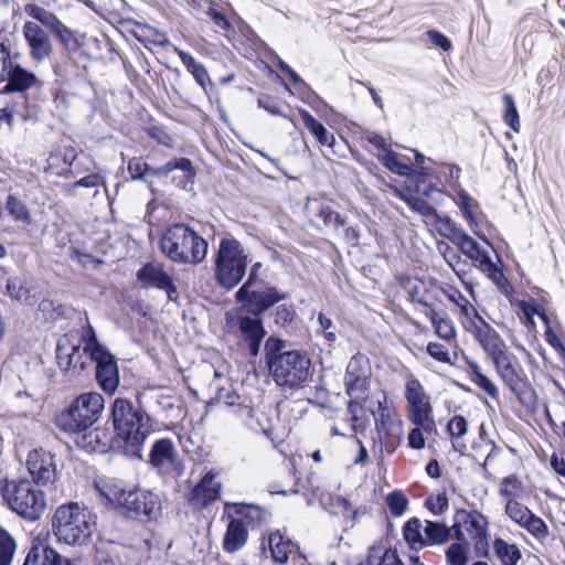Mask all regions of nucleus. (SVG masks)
Instances as JSON below:
<instances>
[{"label":"nucleus","instance_id":"f257e3e1","mask_svg":"<svg viewBox=\"0 0 565 565\" xmlns=\"http://www.w3.org/2000/svg\"><path fill=\"white\" fill-rule=\"evenodd\" d=\"M142 393L137 394L139 407H135L128 398L117 397L110 409L117 436L132 448H140L153 430L151 417L142 409Z\"/></svg>","mask_w":565,"mask_h":565},{"label":"nucleus","instance_id":"f03ea898","mask_svg":"<svg viewBox=\"0 0 565 565\" xmlns=\"http://www.w3.org/2000/svg\"><path fill=\"white\" fill-rule=\"evenodd\" d=\"M371 379L372 367L369 358L361 353L353 355L345 370L344 387L350 397L348 411L355 431H364L369 423L364 414H359V408L363 411V404L370 399Z\"/></svg>","mask_w":565,"mask_h":565},{"label":"nucleus","instance_id":"7ed1b4c3","mask_svg":"<svg viewBox=\"0 0 565 565\" xmlns=\"http://www.w3.org/2000/svg\"><path fill=\"white\" fill-rule=\"evenodd\" d=\"M160 248L173 263L199 265L206 258L209 244L189 225L177 223L163 233Z\"/></svg>","mask_w":565,"mask_h":565},{"label":"nucleus","instance_id":"20e7f679","mask_svg":"<svg viewBox=\"0 0 565 565\" xmlns=\"http://www.w3.org/2000/svg\"><path fill=\"white\" fill-rule=\"evenodd\" d=\"M95 516L78 503L58 507L53 518V531L60 542L68 545L86 544L95 529Z\"/></svg>","mask_w":565,"mask_h":565},{"label":"nucleus","instance_id":"39448f33","mask_svg":"<svg viewBox=\"0 0 565 565\" xmlns=\"http://www.w3.org/2000/svg\"><path fill=\"white\" fill-rule=\"evenodd\" d=\"M1 494L11 511L29 521H36L46 509V499L29 480H6Z\"/></svg>","mask_w":565,"mask_h":565},{"label":"nucleus","instance_id":"423d86ee","mask_svg":"<svg viewBox=\"0 0 565 565\" xmlns=\"http://www.w3.org/2000/svg\"><path fill=\"white\" fill-rule=\"evenodd\" d=\"M104 396L97 392L83 393L71 406L55 417V423L65 433H82L90 428L102 416Z\"/></svg>","mask_w":565,"mask_h":565},{"label":"nucleus","instance_id":"0eeeda50","mask_svg":"<svg viewBox=\"0 0 565 565\" xmlns=\"http://www.w3.org/2000/svg\"><path fill=\"white\" fill-rule=\"evenodd\" d=\"M248 256L239 241L224 237L220 241L214 259V276L226 289L237 286L246 274Z\"/></svg>","mask_w":565,"mask_h":565},{"label":"nucleus","instance_id":"6e6552de","mask_svg":"<svg viewBox=\"0 0 565 565\" xmlns=\"http://www.w3.org/2000/svg\"><path fill=\"white\" fill-rule=\"evenodd\" d=\"M369 411L373 417L376 430L386 438L401 439L404 434L403 420L398 416L393 402L388 399L386 392L377 390L371 393L370 399L363 404V411L359 408V414H365ZM366 418L367 416L364 415Z\"/></svg>","mask_w":565,"mask_h":565},{"label":"nucleus","instance_id":"1a4fd4ad","mask_svg":"<svg viewBox=\"0 0 565 565\" xmlns=\"http://www.w3.org/2000/svg\"><path fill=\"white\" fill-rule=\"evenodd\" d=\"M310 359L298 350L285 352L269 370L277 385L300 388L310 376Z\"/></svg>","mask_w":565,"mask_h":565},{"label":"nucleus","instance_id":"9d476101","mask_svg":"<svg viewBox=\"0 0 565 565\" xmlns=\"http://www.w3.org/2000/svg\"><path fill=\"white\" fill-rule=\"evenodd\" d=\"M286 298L276 287L268 286L255 279V270L249 274L247 281L237 290L236 299L248 306L249 311L259 316L271 306Z\"/></svg>","mask_w":565,"mask_h":565},{"label":"nucleus","instance_id":"9b49d317","mask_svg":"<svg viewBox=\"0 0 565 565\" xmlns=\"http://www.w3.org/2000/svg\"><path fill=\"white\" fill-rule=\"evenodd\" d=\"M487 519L478 511L459 510L452 530L457 541L483 550L487 544Z\"/></svg>","mask_w":565,"mask_h":565},{"label":"nucleus","instance_id":"f8f14e48","mask_svg":"<svg viewBox=\"0 0 565 565\" xmlns=\"http://www.w3.org/2000/svg\"><path fill=\"white\" fill-rule=\"evenodd\" d=\"M24 12L49 29L66 51L76 52L82 46L79 34L66 26L55 13L33 3L25 4Z\"/></svg>","mask_w":565,"mask_h":565},{"label":"nucleus","instance_id":"ddd939ff","mask_svg":"<svg viewBox=\"0 0 565 565\" xmlns=\"http://www.w3.org/2000/svg\"><path fill=\"white\" fill-rule=\"evenodd\" d=\"M120 509L128 518L150 521L160 515L161 501L160 498L151 491L129 489Z\"/></svg>","mask_w":565,"mask_h":565},{"label":"nucleus","instance_id":"4468645a","mask_svg":"<svg viewBox=\"0 0 565 565\" xmlns=\"http://www.w3.org/2000/svg\"><path fill=\"white\" fill-rule=\"evenodd\" d=\"M236 513L246 519L247 523L260 522L262 511L259 508L249 504L234 503ZM247 529L243 519L233 518L228 525L223 540V547L228 553H234L242 548L247 540Z\"/></svg>","mask_w":565,"mask_h":565},{"label":"nucleus","instance_id":"2eb2a0df","mask_svg":"<svg viewBox=\"0 0 565 565\" xmlns=\"http://www.w3.org/2000/svg\"><path fill=\"white\" fill-rule=\"evenodd\" d=\"M57 365L62 372L71 379H77L87 369L88 362H92L89 351L74 344L67 337H63L56 347Z\"/></svg>","mask_w":565,"mask_h":565},{"label":"nucleus","instance_id":"dca6fc26","mask_svg":"<svg viewBox=\"0 0 565 565\" xmlns=\"http://www.w3.org/2000/svg\"><path fill=\"white\" fill-rule=\"evenodd\" d=\"M40 22L25 21L22 35L28 46V53L33 62L42 63L51 58L54 47L50 34Z\"/></svg>","mask_w":565,"mask_h":565},{"label":"nucleus","instance_id":"f3484780","mask_svg":"<svg viewBox=\"0 0 565 565\" xmlns=\"http://www.w3.org/2000/svg\"><path fill=\"white\" fill-rule=\"evenodd\" d=\"M505 514L521 527L539 540H545L548 536V527L540 516L520 503L518 500L510 499L505 502Z\"/></svg>","mask_w":565,"mask_h":565},{"label":"nucleus","instance_id":"a211bd4d","mask_svg":"<svg viewBox=\"0 0 565 565\" xmlns=\"http://www.w3.org/2000/svg\"><path fill=\"white\" fill-rule=\"evenodd\" d=\"M96 369V380L100 388L107 394H114L119 385L117 362L107 349L93 351L90 355Z\"/></svg>","mask_w":565,"mask_h":565},{"label":"nucleus","instance_id":"6ab92c4d","mask_svg":"<svg viewBox=\"0 0 565 565\" xmlns=\"http://www.w3.org/2000/svg\"><path fill=\"white\" fill-rule=\"evenodd\" d=\"M232 327H236L239 337L248 350L250 356L256 358L259 354L262 342L266 335L263 321L257 316L249 317L239 315L235 319L232 318Z\"/></svg>","mask_w":565,"mask_h":565},{"label":"nucleus","instance_id":"aec40b11","mask_svg":"<svg viewBox=\"0 0 565 565\" xmlns=\"http://www.w3.org/2000/svg\"><path fill=\"white\" fill-rule=\"evenodd\" d=\"M26 467L36 484L46 486L56 479L55 457L50 451L35 449L26 459Z\"/></svg>","mask_w":565,"mask_h":565},{"label":"nucleus","instance_id":"412c9836","mask_svg":"<svg viewBox=\"0 0 565 565\" xmlns=\"http://www.w3.org/2000/svg\"><path fill=\"white\" fill-rule=\"evenodd\" d=\"M149 461L160 473L180 475L182 472V467L178 460V451L168 438L159 439L153 444Z\"/></svg>","mask_w":565,"mask_h":565},{"label":"nucleus","instance_id":"4be33fe9","mask_svg":"<svg viewBox=\"0 0 565 565\" xmlns=\"http://www.w3.org/2000/svg\"><path fill=\"white\" fill-rule=\"evenodd\" d=\"M221 488L216 475L209 471L190 492L189 502L192 507L202 509L218 499Z\"/></svg>","mask_w":565,"mask_h":565},{"label":"nucleus","instance_id":"5701e85b","mask_svg":"<svg viewBox=\"0 0 565 565\" xmlns=\"http://www.w3.org/2000/svg\"><path fill=\"white\" fill-rule=\"evenodd\" d=\"M490 359L504 384L512 391V393L519 395L523 381L518 373L507 348L500 350L499 353L493 354Z\"/></svg>","mask_w":565,"mask_h":565},{"label":"nucleus","instance_id":"b1692460","mask_svg":"<svg viewBox=\"0 0 565 565\" xmlns=\"http://www.w3.org/2000/svg\"><path fill=\"white\" fill-rule=\"evenodd\" d=\"M75 434L76 445L88 452H104L110 447L111 436L105 428H88Z\"/></svg>","mask_w":565,"mask_h":565},{"label":"nucleus","instance_id":"393cba45","mask_svg":"<svg viewBox=\"0 0 565 565\" xmlns=\"http://www.w3.org/2000/svg\"><path fill=\"white\" fill-rule=\"evenodd\" d=\"M137 276L140 281L166 290L169 298L175 292L171 277L163 270L161 265L148 263L139 269Z\"/></svg>","mask_w":565,"mask_h":565},{"label":"nucleus","instance_id":"a878e982","mask_svg":"<svg viewBox=\"0 0 565 565\" xmlns=\"http://www.w3.org/2000/svg\"><path fill=\"white\" fill-rule=\"evenodd\" d=\"M269 550L275 563L285 564L298 554V546L279 530L271 532L268 537Z\"/></svg>","mask_w":565,"mask_h":565},{"label":"nucleus","instance_id":"bb28decb","mask_svg":"<svg viewBox=\"0 0 565 565\" xmlns=\"http://www.w3.org/2000/svg\"><path fill=\"white\" fill-rule=\"evenodd\" d=\"M490 358L507 348L499 333L488 323L479 322V327L470 332Z\"/></svg>","mask_w":565,"mask_h":565},{"label":"nucleus","instance_id":"cd10ccee","mask_svg":"<svg viewBox=\"0 0 565 565\" xmlns=\"http://www.w3.org/2000/svg\"><path fill=\"white\" fill-rule=\"evenodd\" d=\"M437 286L433 281H425L420 279L409 280L407 285V292L413 302L419 303L424 307L435 309Z\"/></svg>","mask_w":565,"mask_h":565},{"label":"nucleus","instance_id":"c85d7f7f","mask_svg":"<svg viewBox=\"0 0 565 565\" xmlns=\"http://www.w3.org/2000/svg\"><path fill=\"white\" fill-rule=\"evenodd\" d=\"M95 489L106 502L121 508L125 497L129 489H127L121 480L118 479H100L95 482Z\"/></svg>","mask_w":565,"mask_h":565},{"label":"nucleus","instance_id":"c756f323","mask_svg":"<svg viewBox=\"0 0 565 565\" xmlns=\"http://www.w3.org/2000/svg\"><path fill=\"white\" fill-rule=\"evenodd\" d=\"M408 414L409 420L426 434H433L436 430L433 407L428 398L408 404Z\"/></svg>","mask_w":565,"mask_h":565},{"label":"nucleus","instance_id":"7c9ffc66","mask_svg":"<svg viewBox=\"0 0 565 565\" xmlns=\"http://www.w3.org/2000/svg\"><path fill=\"white\" fill-rule=\"evenodd\" d=\"M23 565H72V563L52 547L34 546L28 553Z\"/></svg>","mask_w":565,"mask_h":565},{"label":"nucleus","instance_id":"2f4dec72","mask_svg":"<svg viewBox=\"0 0 565 565\" xmlns=\"http://www.w3.org/2000/svg\"><path fill=\"white\" fill-rule=\"evenodd\" d=\"M6 89L9 92H24L32 86H34L38 82L35 74L26 71L20 65L10 66L9 77L7 78Z\"/></svg>","mask_w":565,"mask_h":565},{"label":"nucleus","instance_id":"473e14b6","mask_svg":"<svg viewBox=\"0 0 565 565\" xmlns=\"http://www.w3.org/2000/svg\"><path fill=\"white\" fill-rule=\"evenodd\" d=\"M174 51L186 67V71L194 77L195 82L206 90L207 85L211 84V78L205 66L199 63L190 53L178 47H174Z\"/></svg>","mask_w":565,"mask_h":565},{"label":"nucleus","instance_id":"72a5a7b5","mask_svg":"<svg viewBox=\"0 0 565 565\" xmlns=\"http://www.w3.org/2000/svg\"><path fill=\"white\" fill-rule=\"evenodd\" d=\"M456 203L469 226L471 228L477 227L479 224V216L481 215L478 201L469 195L465 190H460L457 193Z\"/></svg>","mask_w":565,"mask_h":565},{"label":"nucleus","instance_id":"f704fd0d","mask_svg":"<svg viewBox=\"0 0 565 565\" xmlns=\"http://www.w3.org/2000/svg\"><path fill=\"white\" fill-rule=\"evenodd\" d=\"M300 116L303 120L306 128L315 136L321 146L333 148L335 143L334 135L327 130V128L318 121L309 111L300 110Z\"/></svg>","mask_w":565,"mask_h":565},{"label":"nucleus","instance_id":"c9c22d12","mask_svg":"<svg viewBox=\"0 0 565 565\" xmlns=\"http://www.w3.org/2000/svg\"><path fill=\"white\" fill-rule=\"evenodd\" d=\"M460 250L473 262H478L480 265L490 264V259L487 254L479 247L478 243L470 237L466 232L458 236V239L454 242Z\"/></svg>","mask_w":565,"mask_h":565},{"label":"nucleus","instance_id":"e433bc0d","mask_svg":"<svg viewBox=\"0 0 565 565\" xmlns=\"http://www.w3.org/2000/svg\"><path fill=\"white\" fill-rule=\"evenodd\" d=\"M182 170L186 173V177L192 179L195 175V170L192 166V162L188 158H178L172 159L169 162H167L164 166L159 168H151L149 174L154 177H166L169 173H171L173 170Z\"/></svg>","mask_w":565,"mask_h":565},{"label":"nucleus","instance_id":"4c0bfd02","mask_svg":"<svg viewBox=\"0 0 565 565\" xmlns=\"http://www.w3.org/2000/svg\"><path fill=\"white\" fill-rule=\"evenodd\" d=\"M6 211L17 222H20L24 225H30L32 223V216L28 205L13 194L8 195L7 198Z\"/></svg>","mask_w":565,"mask_h":565},{"label":"nucleus","instance_id":"58836bf2","mask_svg":"<svg viewBox=\"0 0 565 565\" xmlns=\"http://www.w3.org/2000/svg\"><path fill=\"white\" fill-rule=\"evenodd\" d=\"M430 319L435 333L445 341H450L455 338L456 331L454 323L449 318L441 317L435 309L426 312Z\"/></svg>","mask_w":565,"mask_h":565},{"label":"nucleus","instance_id":"ea45409f","mask_svg":"<svg viewBox=\"0 0 565 565\" xmlns=\"http://www.w3.org/2000/svg\"><path fill=\"white\" fill-rule=\"evenodd\" d=\"M494 553L502 565H516L521 558V552L515 544H510L502 539L493 543Z\"/></svg>","mask_w":565,"mask_h":565},{"label":"nucleus","instance_id":"a19ab883","mask_svg":"<svg viewBox=\"0 0 565 565\" xmlns=\"http://www.w3.org/2000/svg\"><path fill=\"white\" fill-rule=\"evenodd\" d=\"M525 493V488L522 481L515 476L511 475L502 479L499 487V494L507 501L510 499L518 500Z\"/></svg>","mask_w":565,"mask_h":565},{"label":"nucleus","instance_id":"79ce46f5","mask_svg":"<svg viewBox=\"0 0 565 565\" xmlns=\"http://www.w3.org/2000/svg\"><path fill=\"white\" fill-rule=\"evenodd\" d=\"M396 195L402 199L414 212L420 214L424 217L437 216V210L428 204L425 200L417 198L412 194H406L395 189Z\"/></svg>","mask_w":565,"mask_h":565},{"label":"nucleus","instance_id":"37998d69","mask_svg":"<svg viewBox=\"0 0 565 565\" xmlns=\"http://www.w3.org/2000/svg\"><path fill=\"white\" fill-rule=\"evenodd\" d=\"M17 550L15 540L0 526V565H10Z\"/></svg>","mask_w":565,"mask_h":565},{"label":"nucleus","instance_id":"c03bdc74","mask_svg":"<svg viewBox=\"0 0 565 565\" xmlns=\"http://www.w3.org/2000/svg\"><path fill=\"white\" fill-rule=\"evenodd\" d=\"M379 160L392 172L398 175H409L412 172V166L408 163L401 162L397 153L392 150H386L385 153L379 157Z\"/></svg>","mask_w":565,"mask_h":565},{"label":"nucleus","instance_id":"a18cd8bd","mask_svg":"<svg viewBox=\"0 0 565 565\" xmlns=\"http://www.w3.org/2000/svg\"><path fill=\"white\" fill-rule=\"evenodd\" d=\"M504 104L503 121L514 131H520V116L512 95L505 94L502 97Z\"/></svg>","mask_w":565,"mask_h":565},{"label":"nucleus","instance_id":"49530a36","mask_svg":"<svg viewBox=\"0 0 565 565\" xmlns=\"http://www.w3.org/2000/svg\"><path fill=\"white\" fill-rule=\"evenodd\" d=\"M76 157H77V154L74 149H72V148L65 149L64 152L61 154L50 156L49 166L52 169L60 160H62L64 162V164L66 166V168L63 169L62 171L57 172V174L62 175L64 178H75L76 173L71 169V167L74 163V161L76 160Z\"/></svg>","mask_w":565,"mask_h":565},{"label":"nucleus","instance_id":"de8ad7c7","mask_svg":"<svg viewBox=\"0 0 565 565\" xmlns=\"http://www.w3.org/2000/svg\"><path fill=\"white\" fill-rule=\"evenodd\" d=\"M285 348L286 342L277 337H269L265 341L264 353L269 370L274 366V362L286 352L284 351Z\"/></svg>","mask_w":565,"mask_h":565},{"label":"nucleus","instance_id":"09e8293b","mask_svg":"<svg viewBox=\"0 0 565 565\" xmlns=\"http://www.w3.org/2000/svg\"><path fill=\"white\" fill-rule=\"evenodd\" d=\"M424 532L434 544L445 543L450 535V529L446 524L433 521H426Z\"/></svg>","mask_w":565,"mask_h":565},{"label":"nucleus","instance_id":"8fccbe9b","mask_svg":"<svg viewBox=\"0 0 565 565\" xmlns=\"http://www.w3.org/2000/svg\"><path fill=\"white\" fill-rule=\"evenodd\" d=\"M459 319L468 332L479 327V322L486 321L470 301L459 310Z\"/></svg>","mask_w":565,"mask_h":565},{"label":"nucleus","instance_id":"3c124183","mask_svg":"<svg viewBox=\"0 0 565 565\" xmlns=\"http://www.w3.org/2000/svg\"><path fill=\"white\" fill-rule=\"evenodd\" d=\"M434 220L438 233L452 243L458 239V236L462 233V230L458 228L448 216H441L437 213V216H434Z\"/></svg>","mask_w":565,"mask_h":565},{"label":"nucleus","instance_id":"603ef678","mask_svg":"<svg viewBox=\"0 0 565 565\" xmlns=\"http://www.w3.org/2000/svg\"><path fill=\"white\" fill-rule=\"evenodd\" d=\"M405 398L407 404L428 398L420 382L411 373L406 375Z\"/></svg>","mask_w":565,"mask_h":565},{"label":"nucleus","instance_id":"864d4df0","mask_svg":"<svg viewBox=\"0 0 565 565\" xmlns=\"http://www.w3.org/2000/svg\"><path fill=\"white\" fill-rule=\"evenodd\" d=\"M420 527H422V524L418 519L414 518L406 522V524L404 526L403 534H404V539L406 540V542L408 544H411V545L418 544L419 546L425 545V541L423 539Z\"/></svg>","mask_w":565,"mask_h":565},{"label":"nucleus","instance_id":"5fc2aeb1","mask_svg":"<svg viewBox=\"0 0 565 565\" xmlns=\"http://www.w3.org/2000/svg\"><path fill=\"white\" fill-rule=\"evenodd\" d=\"M386 504L394 516H401L407 509L408 500L401 491H393L386 497Z\"/></svg>","mask_w":565,"mask_h":565},{"label":"nucleus","instance_id":"6e6d98bb","mask_svg":"<svg viewBox=\"0 0 565 565\" xmlns=\"http://www.w3.org/2000/svg\"><path fill=\"white\" fill-rule=\"evenodd\" d=\"M106 181L105 178L100 173H92L84 178H81L79 180L75 181L74 183L66 186V191L70 194H74L76 189L78 188H96L99 185L105 186Z\"/></svg>","mask_w":565,"mask_h":565},{"label":"nucleus","instance_id":"4d7b16f0","mask_svg":"<svg viewBox=\"0 0 565 565\" xmlns=\"http://www.w3.org/2000/svg\"><path fill=\"white\" fill-rule=\"evenodd\" d=\"M465 545H466L465 543L459 542V543H454L448 547V550L446 552V556H447V561L451 565H466L467 564L468 557H467V550H466Z\"/></svg>","mask_w":565,"mask_h":565},{"label":"nucleus","instance_id":"13d9d810","mask_svg":"<svg viewBox=\"0 0 565 565\" xmlns=\"http://www.w3.org/2000/svg\"><path fill=\"white\" fill-rule=\"evenodd\" d=\"M380 548H371L369 564H372L373 559H379L377 565H402L395 551L386 550L382 555H380Z\"/></svg>","mask_w":565,"mask_h":565},{"label":"nucleus","instance_id":"bf43d9fd","mask_svg":"<svg viewBox=\"0 0 565 565\" xmlns=\"http://www.w3.org/2000/svg\"><path fill=\"white\" fill-rule=\"evenodd\" d=\"M128 172L134 180H143L149 174L150 166L142 158H132L128 161Z\"/></svg>","mask_w":565,"mask_h":565},{"label":"nucleus","instance_id":"052dcab7","mask_svg":"<svg viewBox=\"0 0 565 565\" xmlns=\"http://www.w3.org/2000/svg\"><path fill=\"white\" fill-rule=\"evenodd\" d=\"M81 338L82 341L84 342V348L86 349V351H89V356L93 355V351L95 350L106 349L98 342L95 330L93 329L92 326L83 328Z\"/></svg>","mask_w":565,"mask_h":565},{"label":"nucleus","instance_id":"680f3d73","mask_svg":"<svg viewBox=\"0 0 565 565\" xmlns=\"http://www.w3.org/2000/svg\"><path fill=\"white\" fill-rule=\"evenodd\" d=\"M447 430L451 438H460L467 433V420L463 416L452 417L448 425Z\"/></svg>","mask_w":565,"mask_h":565},{"label":"nucleus","instance_id":"e2e57ef3","mask_svg":"<svg viewBox=\"0 0 565 565\" xmlns=\"http://www.w3.org/2000/svg\"><path fill=\"white\" fill-rule=\"evenodd\" d=\"M11 64L12 57L10 50L3 43H0V83L6 82L9 77Z\"/></svg>","mask_w":565,"mask_h":565},{"label":"nucleus","instance_id":"0e129e2a","mask_svg":"<svg viewBox=\"0 0 565 565\" xmlns=\"http://www.w3.org/2000/svg\"><path fill=\"white\" fill-rule=\"evenodd\" d=\"M295 315V309L291 306L280 305L277 307L275 312V323L286 327L292 322Z\"/></svg>","mask_w":565,"mask_h":565},{"label":"nucleus","instance_id":"69168bd1","mask_svg":"<svg viewBox=\"0 0 565 565\" xmlns=\"http://www.w3.org/2000/svg\"><path fill=\"white\" fill-rule=\"evenodd\" d=\"M7 291L13 299L28 301L29 289L22 286L17 279H8Z\"/></svg>","mask_w":565,"mask_h":565},{"label":"nucleus","instance_id":"338daca9","mask_svg":"<svg viewBox=\"0 0 565 565\" xmlns=\"http://www.w3.org/2000/svg\"><path fill=\"white\" fill-rule=\"evenodd\" d=\"M472 382L491 397L497 398L499 395V391L494 383L486 376L483 373H477L476 377H472Z\"/></svg>","mask_w":565,"mask_h":565},{"label":"nucleus","instance_id":"774afa93","mask_svg":"<svg viewBox=\"0 0 565 565\" xmlns=\"http://www.w3.org/2000/svg\"><path fill=\"white\" fill-rule=\"evenodd\" d=\"M319 217L326 225L343 226L344 221L339 213L334 212L331 207L324 206L319 212Z\"/></svg>","mask_w":565,"mask_h":565}]
</instances>
